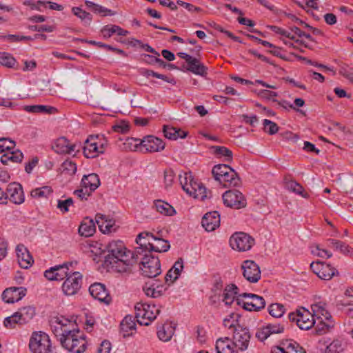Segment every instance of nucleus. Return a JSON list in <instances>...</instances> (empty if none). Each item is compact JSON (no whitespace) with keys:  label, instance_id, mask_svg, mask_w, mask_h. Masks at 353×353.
I'll use <instances>...</instances> for the list:
<instances>
[{"label":"nucleus","instance_id":"nucleus-60","mask_svg":"<svg viewBox=\"0 0 353 353\" xmlns=\"http://www.w3.org/2000/svg\"><path fill=\"white\" fill-rule=\"evenodd\" d=\"M94 12L100 14L102 16H113L116 13L112 10L108 9L102 6L98 5L95 6V9H94Z\"/></svg>","mask_w":353,"mask_h":353},{"label":"nucleus","instance_id":"nucleus-17","mask_svg":"<svg viewBox=\"0 0 353 353\" xmlns=\"http://www.w3.org/2000/svg\"><path fill=\"white\" fill-rule=\"evenodd\" d=\"M244 278L250 283H256L261 279L260 268L254 261H244Z\"/></svg>","mask_w":353,"mask_h":353},{"label":"nucleus","instance_id":"nucleus-24","mask_svg":"<svg viewBox=\"0 0 353 353\" xmlns=\"http://www.w3.org/2000/svg\"><path fill=\"white\" fill-rule=\"evenodd\" d=\"M96 223L98 225L99 230L104 234L111 232L115 229L113 228L115 221L108 219L105 215L97 214L95 216Z\"/></svg>","mask_w":353,"mask_h":353},{"label":"nucleus","instance_id":"nucleus-59","mask_svg":"<svg viewBox=\"0 0 353 353\" xmlns=\"http://www.w3.org/2000/svg\"><path fill=\"white\" fill-rule=\"evenodd\" d=\"M174 178V171L169 169L165 170L164 172V183L165 188L170 187L172 185Z\"/></svg>","mask_w":353,"mask_h":353},{"label":"nucleus","instance_id":"nucleus-29","mask_svg":"<svg viewBox=\"0 0 353 353\" xmlns=\"http://www.w3.org/2000/svg\"><path fill=\"white\" fill-rule=\"evenodd\" d=\"M23 158V153L19 150H12L5 152L1 156L0 161L3 165H8L9 162L19 163Z\"/></svg>","mask_w":353,"mask_h":353},{"label":"nucleus","instance_id":"nucleus-32","mask_svg":"<svg viewBox=\"0 0 353 353\" xmlns=\"http://www.w3.org/2000/svg\"><path fill=\"white\" fill-rule=\"evenodd\" d=\"M188 65L187 70L195 74L205 76L207 74L208 68L195 57L190 61Z\"/></svg>","mask_w":353,"mask_h":353},{"label":"nucleus","instance_id":"nucleus-42","mask_svg":"<svg viewBox=\"0 0 353 353\" xmlns=\"http://www.w3.org/2000/svg\"><path fill=\"white\" fill-rule=\"evenodd\" d=\"M230 245L234 250L241 251L243 250V232H236L230 238Z\"/></svg>","mask_w":353,"mask_h":353},{"label":"nucleus","instance_id":"nucleus-12","mask_svg":"<svg viewBox=\"0 0 353 353\" xmlns=\"http://www.w3.org/2000/svg\"><path fill=\"white\" fill-rule=\"evenodd\" d=\"M52 148L57 154H72L79 151L80 145L71 143L64 137L56 139L52 143Z\"/></svg>","mask_w":353,"mask_h":353},{"label":"nucleus","instance_id":"nucleus-36","mask_svg":"<svg viewBox=\"0 0 353 353\" xmlns=\"http://www.w3.org/2000/svg\"><path fill=\"white\" fill-rule=\"evenodd\" d=\"M319 322L317 323L315 330L317 334L323 335L328 332H330L334 326V322L332 319H318Z\"/></svg>","mask_w":353,"mask_h":353},{"label":"nucleus","instance_id":"nucleus-64","mask_svg":"<svg viewBox=\"0 0 353 353\" xmlns=\"http://www.w3.org/2000/svg\"><path fill=\"white\" fill-rule=\"evenodd\" d=\"M142 59L143 61L148 64L154 65L157 63V61H159V57H157V55H150L147 54H143L142 55Z\"/></svg>","mask_w":353,"mask_h":353},{"label":"nucleus","instance_id":"nucleus-15","mask_svg":"<svg viewBox=\"0 0 353 353\" xmlns=\"http://www.w3.org/2000/svg\"><path fill=\"white\" fill-rule=\"evenodd\" d=\"M100 138V135H90L85 141L83 147L84 156L88 158H95L101 153V149L98 148L99 142L97 140Z\"/></svg>","mask_w":353,"mask_h":353},{"label":"nucleus","instance_id":"nucleus-56","mask_svg":"<svg viewBox=\"0 0 353 353\" xmlns=\"http://www.w3.org/2000/svg\"><path fill=\"white\" fill-rule=\"evenodd\" d=\"M29 29L32 31L52 32L54 30V26L49 25H34L30 26Z\"/></svg>","mask_w":353,"mask_h":353},{"label":"nucleus","instance_id":"nucleus-46","mask_svg":"<svg viewBox=\"0 0 353 353\" xmlns=\"http://www.w3.org/2000/svg\"><path fill=\"white\" fill-rule=\"evenodd\" d=\"M52 192V189L50 186H43L32 190L30 195L32 198L41 199L47 198Z\"/></svg>","mask_w":353,"mask_h":353},{"label":"nucleus","instance_id":"nucleus-22","mask_svg":"<svg viewBox=\"0 0 353 353\" xmlns=\"http://www.w3.org/2000/svg\"><path fill=\"white\" fill-rule=\"evenodd\" d=\"M16 252L19 264L22 268L27 269L32 265L34 261L29 251L23 245H18L16 248Z\"/></svg>","mask_w":353,"mask_h":353},{"label":"nucleus","instance_id":"nucleus-9","mask_svg":"<svg viewBox=\"0 0 353 353\" xmlns=\"http://www.w3.org/2000/svg\"><path fill=\"white\" fill-rule=\"evenodd\" d=\"M152 239L153 234L149 232H142L139 233L136 238V243L139 245L133 252L134 254L135 261L139 259V256H142L145 253H150Z\"/></svg>","mask_w":353,"mask_h":353},{"label":"nucleus","instance_id":"nucleus-63","mask_svg":"<svg viewBox=\"0 0 353 353\" xmlns=\"http://www.w3.org/2000/svg\"><path fill=\"white\" fill-rule=\"evenodd\" d=\"M176 3L179 6L184 8L185 9H186L188 11L192 12L201 10V8L199 7H196L194 5L191 4V3H187V2H184V1H181V0L176 1Z\"/></svg>","mask_w":353,"mask_h":353},{"label":"nucleus","instance_id":"nucleus-27","mask_svg":"<svg viewBox=\"0 0 353 353\" xmlns=\"http://www.w3.org/2000/svg\"><path fill=\"white\" fill-rule=\"evenodd\" d=\"M95 223L93 219L85 218L79 228V233L85 237L92 236L96 231Z\"/></svg>","mask_w":353,"mask_h":353},{"label":"nucleus","instance_id":"nucleus-13","mask_svg":"<svg viewBox=\"0 0 353 353\" xmlns=\"http://www.w3.org/2000/svg\"><path fill=\"white\" fill-rule=\"evenodd\" d=\"M223 200L224 204L230 208L240 209L242 207L243 193L237 190L233 189L223 193Z\"/></svg>","mask_w":353,"mask_h":353},{"label":"nucleus","instance_id":"nucleus-4","mask_svg":"<svg viewBox=\"0 0 353 353\" xmlns=\"http://www.w3.org/2000/svg\"><path fill=\"white\" fill-rule=\"evenodd\" d=\"M212 173L216 181L222 184L223 187L236 186L240 181L236 173L230 166L219 164L213 167Z\"/></svg>","mask_w":353,"mask_h":353},{"label":"nucleus","instance_id":"nucleus-26","mask_svg":"<svg viewBox=\"0 0 353 353\" xmlns=\"http://www.w3.org/2000/svg\"><path fill=\"white\" fill-rule=\"evenodd\" d=\"M183 269V261L181 258L179 259L174 264L172 268L167 272L165 280L166 283L170 282L168 285L170 283H172L175 281L179 276H180L181 272Z\"/></svg>","mask_w":353,"mask_h":353},{"label":"nucleus","instance_id":"nucleus-40","mask_svg":"<svg viewBox=\"0 0 353 353\" xmlns=\"http://www.w3.org/2000/svg\"><path fill=\"white\" fill-rule=\"evenodd\" d=\"M154 206L159 212L164 215L172 216L176 212L172 205L161 200L157 201L154 203Z\"/></svg>","mask_w":353,"mask_h":353},{"label":"nucleus","instance_id":"nucleus-11","mask_svg":"<svg viewBox=\"0 0 353 353\" xmlns=\"http://www.w3.org/2000/svg\"><path fill=\"white\" fill-rule=\"evenodd\" d=\"M183 190L190 196H193L196 199H200L202 201L210 197L208 194L211 193L210 191H208L203 184L194 181L193 179H190V186H188V185L186 183L184 184Z\"/></svg>","mask_w":353,"mask_h":353},{"label":"nucleus","instance_id":"nucleus-45","mask_svg":"<svg viewBox=\"0 0 353 353\" xmlns=\"http://www.w3.org/2000/svg\"><path fill=\"white\" fill-rule=\"evenodd\" d=\"M284 353H306L305 350L296 341H287L284 343Z\"/></svg>","mask_w":353,"mask_h":353},{"label":"nucleus","instance_id":"nucleus-7","mask_svg":"<svg viewBox=\"0 0 353 353\" xmlns=\"http://www.w3.org/2000/svg\"><path fill=\"white\" fill-rule=\"evenodd\" d=\"M29 348L32 353H49L51 341L49 336L43 332H34L32 334Z\"/></svg>","mask_w":353,"mask_h":353},{"label":"nucleus","instance_id":"nucleus-43","mask_svg":"<svg viewBox=\"0 0 353 353\" xmlns=\"http://www.w3.org/2000/svg\"><path fill=\"white\" fill-rule=\"evenodd\" d=\"M327 242L329 243V245L331 248H334L336 250H339L344 254H347L351 252V248L343 241L333 239H327Z\"/></svg>","mask_w":353,"mask_h":353},{"label":"nucleus","instance_id":"nucleus-19","mask_svg":"<svg viewBox=\"0 0 353 353\" xmlns=\"http://www.w3.org/2000/svg\"><path fill=\"white\" fill-rule=\"evenodd\" d=\"M26 293V289L22 287L10 288L5 290L2 293V299L8 303H14L20 301Z\"/></svg>","mask_w":353,"mask_h":353},{"label":"nucleus","instance_id":"nucleus-57","mask_svg":"<svg viewBox=\"0 0 353 353\" xmlns=\"http://www.w3.org/2000/svg\"><path fill=\"white\" fill-rule=\"evenodd\" d=\"M1 142V148L3 149L4 153L8 151H12L15 148V142L6 138H0Z\"/></svg>","mask_w":353,"mask_h":353},{"label":"nucleus","instance_id":"nucleus-62","mask_svg":"<svg viewBox=\"0 0 353 353\" xmlns=\"http://www.w3.org/2000/svg\"><path fill=\"white\" fill-rule=\"evenodd\" d=\"M90 192L83 187H81V189L76 190L74 192V194L76 195L78 198H79L81 201L87 200L88 198L90 196Z\"/></svg>","mask_w":353,"mask_h":353},{"label":"nucleus","instance_id":"nucleus-5","mask_svg":"<svg viewBox=\"0 0 353 353\" xmlns=\"http://www.w3.org/2000/svg\"><path fill=\"white\" fill-rule=\"evenodd\" d=\"M135 318L142 325H149L160 313V309L154 305L138 303L134 306Z\"/></svg>","mask_w":353,"mask_h":353},{"label":"nucleus","instance_id":"nucleus-28","mask_svg":"<svg viewBox=\"0 0 353 353\" xmlns=\"http://www.w3.org/2000/svg\"><path fill=\"white\" fill-rule=\"evenodd\" d=\"M149 254H152L151 252L152 251L155 252H165L170 248V243L168 241L157 237L154 234Z\"/></svg>","mask_w":353,"mask_h":353},{"label":"nucleus","instance_id":"nucleus-55","mask_svg":"<svg viewBox=\"0 0 353 353\" xmlns=\"http://www.w3.org/2000/svg\"><path fill=\"white\" fill-rule=\"evenodd\" d=\"M61 170L68 174L72 175L77 171V165L71 161H65L61 164Z\"/></svg>","mask_w":353,"mask_h":353},{"label":"nucleus","instance_id":"nucleus-14","mask_svg":"<svg viewBox=\"0 0 353 353\" xmlns=\"http://www.w3.org/2000/svg\"><path fill=\"white\" fill-rule=\"evenodd\" d=\"M244 310L259 311L265 307V301L262 296L259 295L244 292Z\"/></svg>","mask_w":353,"mask_h":353},{"label":"nucleus","instance_id":"nucleus-35","mask_svg":"<svg viewBox=\"0 0 353 353\" xmlns=\"http://www.w3.org/2000/svg\"><path fill=\"white\" fill-rule=\"evenodd\" d=\"M285 187L288 190L301 195L303 198H307L309 194L304 192L303 186L294 180H289L288 177L285 178Z\"/></svg>","mask_w":353,"mask_h":353},{"label":"nucleus","instance_id":"nucleus-10","mask_svg":"<svg viewBox=\"0 0 353 353\" xmlns=\"http://www.w3.org/2000/svg\"><path fill=\"white\" fill-rule=\"evenodd\" d=\"M310 268L321 279L330 280L334 276L338 275V270L330 264L316 261L310 264Z\"/></svg>","mask_w":353,"mask_h":353},{"label":"nucleus","instance_id":"nucleus-2","mask_svg":"<svg viewBox=\"0 0 353 353\" xmlns=\"http://www.w3.org/2000/svg\"><path fill=\"white\" fill-rule=\"evenodd\" d=\"M224 325L232 332L233 342L230 343L228 339H218L215 346L216 353H239L243 350V327L239 323H230L227 319L224 320Z\"/></svg>","mask_w":353,"mask_h":353},{"label":"nucleus","instance_id":"nucleus-1","mask_svg":"<svg viewBox=\"0 0 353 353\" xmlns=\"http://www.w3.org/2000/svg\"><path fill=\"white\" fill-rule=\"evenodd\" d=\"M50 323L52 332L64 349L73 353L85 350V336L77 328L74 321L63 316H56L52 317Z\"/></svg>","mask_w":353,"mask_h":353},{"label":"nucleus","instance_id":"nucleus-16","mask_svg":"<svg viewBox=\"0 0 353 353\" xmlns=\"http://www.w3.org/2000/svg\"><path fill=\"white\" fill-rule=\"evenodd\" d=\"M140 144L143 148L149 152H159L165 148V143L163 140L152 135L145 137Z\"/></svg>","mask_w":353,"mask_h":353},{"label":"nucleus","instance_id":"nucleus-53","mask_svg":"<svg viewBox=\"0 0 353 353\" xmlns=\"http://www.w3.org/2000/svg\"><path fill=\"white\" fill-rule=\"evenodd\" d=\"M263 124L264 131L269 134H274L279 131V126L277 124L270 120L264 119Z\"/></svg>","mask_w":353,"mask_h":353},{"label":"nucleus","instance_id":"nucleus-31","mask_svg":"<svg viewBox=\"0 0 353 353\" xmlns=\"http://www.w3.org/2000/svg\"><path fill=\"white\" fill-rule=\"evenodd\" d=\"M174 330L175 327L171 323L162 325L158 327V338L164 342L169 341L174 333Z\"/></svg>","mask_w":353,"mask_h":353},{"label":"nucleus","instance_id":"nucleus-38","mask_svg":"<svg viewBox=\"0 0 353 353\" xmlns=\"http://www.w3.org/2000/svg\"><path fill=\"white\" fill-rule=\"evenodd\" d=\"M72 262H68L54 266L58 281L63 280L65 278L66 279L74 272L73 270H70V267H72Z\"/></svg>","mask_w":353,"mask_h":353},{"label":"nucleus","instance_id":"nucleus-61","mask_svg":"<svg viewBox=\"0 0 353 353\" xmlns=\"http://www.w3.org/2000/svg\"><path fill=\"white\" fill-rule=\"evenodd\" d=\"M255 244V239L250 234L244 232V252L250 250Z\"/></svg>","mask_w":353,"mask_h":353},{"label":"nucleus","instance_id":"nucleus-18","mask_svg":"<svg viewBox=\"0 0 353 353\" xmlns=\"http://www.w3.org/2000/svg\"><path fill=\"white\" fill-rule=\"evenodd\" d=\"M8 199L14 204L20 205L24 202L25 197L23 188L21 184L18 183H10L6 189Z\"/></svg>","mask_w":353,"mask_h":353},{"label":"nucleus","instance_id":"nucleus-25","mask_svg":"<svg viewBox=\"0 0 353 353\" xmlns=\"http://www.w3.org/2000/svg\"><path fill=\"white\" fill-rule=\"evenodd\" d=\"M81 185L88 191L93 192L100 185L99 177L95 173L84 175L81 179Z\"/></svg>","mask_w":353,"mask_h":353},{"label":"nucleus","instance_id":"nucleus-33","mask_svg":"<svg viewBox=\"0 0 353 353\" xmlns=\"http://www.w3.org/2000/svg\"><path fill=\"white\" fill-rule=\"evenodd\" d=\"M312 310L317 319H332L330 313L326 308V304L324 303H317L312 305Z\"/></svg>","mask_w":353,"mask_h":353},{"label":"nucleus","instance_id":"nucleus-37","mask_svg":"<svg viewBox=\"0 0 353 353\" xmlns=\"http://www.w3.org/2000/svg\"><path fill=\"white\" fill-rule=\"evenodd\" d=\"M237 294V288L234 285H228L223 294L221 301L224 302L226 305L232 304Z\"/></svg>","mask_w":353,"mask_h":353},{"label":"nucleus","instance_id":"nucleus-20","mask_svg":"<svg viewBox=\"0 0 353 353\" xmlns=\"http://www.w3.org/2000/svg\"><path fill=\"white\" fill-rule=\"evenodd\" d=\"M89 292L93 298L101 302L109 303L111 300L105 285L100 283L92 284L89 288Z\"/></svg>","mask_w":353,"mask_h":353},{"label":"nucleus","instance_id":"nucleus-23","mask_svg":"<svg viewBox=\"0 0 353 353\" xmlns=\"http://www.w3.org/2000/svg\"><path fill=\"white\" fill-rule=\"evenodd\" d=\"M314 314H312L308 310L303 308L299 310V319H298V327L304 330L312 327L316 323Z\"/></svg>","mask_w":353,"mask_h":353},{"label":"nucleus","instance_id":"nucleus-48","mask_svg":"<svg viewBox=\"0 0 353 353\" xmlns=\"http://www.w3.org/2000/svg\"><path fill=\"white\" fill-rule=\"evenodd\" d=\"M269 314L274 318H280L283 316L285 312V306L281 303H272L268 307Z\"/></svg>","mask_w":353,"mask_h":353},{"label":"nucleus","instance_id":"nucleus-21","mask_svg":"<svg viewBox=\"0 0 353 353\" xmlns=\"http://www.w3.org/2000/svg\"><path fill=\"white\" fill-rule=\"evenodd\" d=\"M201 224L208 232L214 230L220 225V215L218 212L213 211L206 213L202 219Z\"/></svg>","mask_w":353,"mask_h":353},{"label":"nucleus","instance_id":"nucleus-49","mask_svg":"<svg viewBox=\"0 0 353 353\" xmlns=\"http://www.w3.org/2000/svg\"><path fill=\"white\" fill-rule=\"evenodd\" d=\"M212 150L216 157H225L227 161L230 160L232 157V151L224 146H212Z\"/></svg>","mask_w":353,"mask_h":353},{"label":"nucleus","instance_id":"nucleus-39","mask_svg":"<svg viewBox=\"0 0 353 353\" xmlns=\"http://www.w3.org/2000/svg\"><path fill=\"white\" fill-rule=\"evenodd\" d=\"M136 323L130 315H127L121 322V330L124 332L123 336L129 335V332L135 329Z\"/></svg>","mask_w":353,"mask_h":353},{"label":"nucleus","instance_id":"nucleus-41","mask_svg":"<svg viewBox=\"0 0 353 353\" xmlns=\"http://www.w3.org/2000/svg\"><path fill=\"white\" fill-rule=\"evenodd\" d=\"M26 3L31 5L32 9H37L39 10H41V8H46L47 4H49V8L51 10L61 11L63 9L61 5L51 1H38L37 3H30V1H28Z\"/></svg>","mask_w":353,"mask_h":353},{"label":"nucleus","instance_id":"nucleus-34","mask_svg":"<svg viewBox=\"0 0 353 353\" xmlns=\"http://www.w3.org/2000/svg\"><path fill=\"white\" fill-rule=\"evenodd\" d=\"M163 132L164 136L171 140H176L178 138L183 139L187 136L185 132L170 125H163Z\"/></svg>","mask_w":353,"mask_h":353},{"label":"nucleus","instance_id":"nucleus-54","mask_svg":"<svg viewBox=\"0 0 353 353\" xmlns=\"http://www.w3.org/2000/svg\"><path fill=\"white\" fill-rule=\"evenodd\" d=\"M311 252L313 255L321 258L329 259L332 256L330 252L325 249H321L319 245L312 247Z\"/></svg>","mask_w":353,"mask_h":353},{"label":"nucleus","instance_id":"nucleus-51","mask_svg":"<svg viewBox=\"0 0 353 353\" xmlns=\"http://www.w3.org/2000/svg\"><path fill=\"white\" fill-rule=\"evenodd\" d=\"M3 324L7 328H13L16 324H23V323L21 319L20 315L17 312L12 316L6 317Z\"/></svg>","mask_w":353,"mask_h":353},{"label":"nucleus","instance_id":"nucleus-58","mask_svg":"<svg viewBox=\"0 0 353 353\" xmlns=\"http://www.w3.org/2000/svg\"><path fill=\"white\" fill-rule=\"evenodd\" d=\"M264 327L269 330L268 333L270 335L272 334H279L282 333L284 330V327L281 324H271L269 323L266 326H264Z\"/></svg>","mask_w":353,"mask_h":353},{"label":"nucleus","instance_id":"nucleus-6","mask_svg":"<svg viewBox=\"0 0 353 353\" xmlns=\"http://www.w3.org/2000/svg\"><path fill=\"white\" fill-rule=\"evenodd\" d=\"M141 267L142 274L148 278H154L161 272V263L159 258L152 254L145 253L141 256Z\"/></svg>","mask_w":353,"mask_h":353},{"label":"nucleus","instance_id":"nucleus-3","mask_svg":"<svg viewBox=\"0 0 353 353\" xmlns=\"http://www.w3.org/2000/svg\"><path fill=\"white\" fill-rule=\"evenodd\" d=\"M108 254L105 256V263L111 265L122 263L124 266L132 265L135 262L134 254L127 250L121 241H115L109 243L107 246ZM125 271V267L122 268ZM121 271V270H120Z\"/></svg>","mask_w":353,"mask_h":353},{"label":"nucleus","instance_id":"nucleus-8","mask_svg":"<svg viewBox=\"0 0 353 353\" xmlns=\"http://www.w3.org/2000/svg\"><path fill=\"white\" fill-rule=\"evenodd\" d=\"M83 276L79 272H73L62 285L63 292L67 296L76 294L81 288Z\"/></svg>","mask_w":353,"mask_h":353},{"label":"nucleus","instance_id":"nucleus-52","mask_svg":"<svg viewBox=\"0 0 353 353\" xmlns=\"http://www.w3.org/2000/svg\"><path fill=\"white\" fill-rule=\"evenodd\" d=\"M343 345L339 339L334 340L325 349V353H341L343 351Z\"/></svg>","mask_w":353,"mask_h":353},{"label":"nucleus","instance_id":"nucleus-44","mask_svg":"<svg viewBox=\"0 0 353 353\" xmlns=\"http://www.w3.org/2000/svg\"><path fill=\"white\" fill-rule=\"evenodd\" d=\"M72 12L75 16L79 18L84 23V24H90L92 19V16L90 13L83 10L79 7H73L72 8Z\"/></svg>","mask_w":353,"mask_h":353},{"label":"nucleus","instance_id":"nucleus-50","mask_svg":"<svg viewBox=\"0 0 353 353\" xmlns=\"http://www.w3.org/2000/svg\"><path fill=\"white\" fill-rule=\"evenodd\" d=\"M17 63L16 59L9 53L0 52V63L7 68H14Z\"/></svg>","mask_w":353,"mask_h":353},{"label":"nucleus","instance_id":"nucleus-30","mask_svg":"<svg viewBox=\"0 0 353 353\" xmlns=\"http://www.w3.org/2000/svg\"><path fill=\"white\" fill-rule=\"evenodd\" d=\"M101 32L104 39L110 38L113 34H117L119 36H127L129 34L128 30L117 25H106L102 28Z\"/></svg>","mask_w":353,"mask_h":353},{"label":"nucleus","instance_id":"nucleus-47","mask_svg":"<svg viewBox=\"0 0 353 353\" xmlns=\"http://www.w3.org/2000/svg\"><path fill=\"white\" fill-rule=\"evenodd\" d=\"M17 314L20 315L21 319L24 324L33 318L35 315V310L31 306L24 307L19 310Z\"/></svg>","mask_w":353,"mask_h":353}]
</instances>
